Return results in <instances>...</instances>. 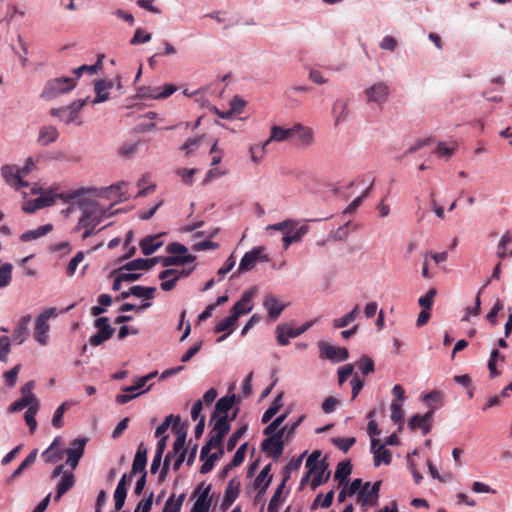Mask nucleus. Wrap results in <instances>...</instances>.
Returning a JSON list of instances; mask_svg holds the SVG:
<instances>
[{
	"instance_id": "f257e3e1",
	"label": "nucleus",
	"mask_w": 512,
	"mask_h": 512,
	"mask_svg": "<svg viewBox=\"0 0 512 512\" xmlns=\"http://www.w3.org/2000/svg\"><path fill=\"white\" fill-rule=\"evenodd\" d=\"M76 86L74 78L61 77L49 80L41 92V98L45 100H52L56 97L68 93Z\"/></svg>"
},
{
	"instance_id": "f03ea898",
	"label": "nucleus",
	"mask_w": 512,
	"mask_h": 512,
	"mask_svg": "<svg viewBox=\"0 0 512 512\" xmlns=\"http://www.w3.org/2000/svg\"><path fill=\"white\" fill-rule=\"evenodd\" d=\"M105 216L106 210L97 202L91 201L83 207L82 215L78 222V227H96Z\"/></svg>"
},
{
	"instance_id": "7ed1b4c3",
	"label": "nucleus",
	"mask_w": 512,
	"mask_h": 512,
	"mask_svg": "<svg viewBox=\"0 0 512 512\" xmlns=\"http://www.w3.org/2000/svg\"><path fill=\"white\" fill-rule=\"evenodd\" d=\"M286 428L287 427L279 429L273 435H267L268 437L265 438L261 443V449L264 452L269 453L273 459H278L283 453V436Z\"/></svg>"
},
{
	"instance_id": "20e7f679",
	"label": "nucleus",
	"mask_w": 512,
	"mask_h": 512,
	"mask_svg": "<svg viewBox=\"0 0 512 512\" xmlns=\"http://www.w3.org/2000/svg\"><path fill=\"white\" fill-rule=\"evenodd\" d=\"M367 103L384 104L390 95V87L385 82H377L363 91Z\"/></svg>"
},
{
	"instance_id": "39448f33",
	"label": "nucleus",
	"mask_w": 512,
	"mask_h": 512,
	"mask_svg": "<svg viewBox=\"0 0 512 512\" xmlns=\"http://www.w3.org/2000/svg\"><path fill=\"white\" fill-rule=\"evenodd\" d=\"M87 99L75 100L67 107L52 108L50 114L69 124L77 118L78 113L86 104Z\"/></svg>"
},
{
	"instance_id": "423d86ee",
	"label": "nucleus",
	"mask_w": 512,
	"mask_h": 512,
	"mask_svg": "<svg viewBox=\"0 0 512 512\" xmlns=\"http://www.w3.org/2000/svg\"><path fill=\"white\" fill-rule=\"evenodd\" d=\"M318 347L319 357L321 359H328L332 362H341L345 361L349 356L348 350L346 348L336 347L325 341H319Z\"/></svg>"
},
{
	"instance_id": "0eeeda50",
	"label": "nucleus",
	"mask_w": 512,
	"mask_h": 512,
	"mask_svg": "<svg viewBox=\"0 0 512 512\" xmlns=\"http://www.w3.org/2000/svg\"><path fill=\"white\" fill-rule=\"evenodd\" d=\"M263 252L264 248L261 246L255 247L251 251L246 252L240 261L237 272H248L255 267L258 261H267L268 258L263 255Z\"/></svg>"
},
{
	"instance_id": "6e6552de",
	"label": "nucleus",
	"mask_w": 512,
	"mask_h": 512,
	"mask_svg": "<svg viewBox=\"0 0 512 512\" xmlns=\"http://www.w3.org/2000/svg\"><path fill=\"white\" fill-rule=\"evenodd\" d=\"M381 481H376L372 486L370 482H366L362 489L358 492L357 500L362 506L375 505L379 498Z\"/></svg>"
},
{
	"instance_id": "1a4fd4ad",
	"label": "nucleus",
	"mask_w": 512,
	"mask_h": 512,
	"mask_svg": "<svg viewBox=\"0 0 512 512\" xmlns=\"http://www.w3.org/2000/svg\"><path fill=\"white\" fill-rule=\"evenodd\" d=\"M257 289L255 287L245 291L240 300H238L232 307L231 312L239 317L248 314L253 309V299L256 296Z\"/></svg>"
},
{
	"instance_id": "9d476101",
	"label": "nucleus",
	"mask_w": 512,
	"mask_h": 512,
	"mask_svg": "<svg viewBox=\"0 0 512 512\" xmlns=\"http://www.w3.org/2000/svg\"><path fill=\"white\" fill-rule=\"evenodd\" d=\"M1 173L6 183L16 190L28 186V183L24 181L22 175H20V168L16 165H4L1 168Z\"/></svg>"
},
{
	"instance_id": "9b49d317",
	"label": "nucleus",
	"mask_w": 512,
	"mask_h": 512,
	"mask_svg": "<svg viewBox=\"0 0 512 512\" xmlns=\"http://www.w3.org/2000/svg\"><path fill=\"white\" fill-rule=\"evenodd\" d=\"M230 430L229 419H226V416H220L214 423L212 430L210 431L209 441L212 444H215L217 447L222 446V441L224 436Z\"/></svg>"
},
{
	"instance_id": "f8f14e48",
	"label": "nucleus",
	"mask_w": 512,
	"mask_h": 512,
	"mask_svg": "<svg viewBox=\"0 0 512 512\" xmlns=\"http://www.w3.org/2000/svg\"><path fill=\"white\" fill-rule=\"evenodd\" d=\"M87 440L85 438H77L71 443V447L68 448L65 453L67 454V464L75 469L84 454V449Z\"/></svg>"
},
{
	"instance_id": "ddd939ff",
	"label": "nucleus",
	"mask_w": 512,
	"mask_h": 512,
	"mask_svg": "<svg viewBox=\"0 0 512 512\" xmlns=\"http://www.w3.org/2000/svg\"><path fill=\"white\" fill-rule=\"evenodd\" d=\"M240 480L237 477L232 478L225 489L224 498L221 503V509L223 511L227 510L237 499L240 493Z\"/></svg>"
},
{
	"instance_id": "4468645a",
	"label": "nucleus",
	"mask_w": 512,
	"mask_h": 512,
	"mask_svg": "<svg viewBox=\"0 0 512 512\" xmlns=\"http://www.w3.org/2000/svg\"><path fill=\"white\" fill-rule=\"evenodd\" d=\"M371 451L374 454L375 466H380L382 463L389 465L392 461L391 452L380 443L378 439L372 438Z\"/></svg>"
},
{
	"instance_id": "2eb2a0df",
	"label": "nucleus",
	"mask_w": 512,
	"mask_h": 512,
	"mask_svg": "<svg viewBox=\"0 0 512 512\" xmlns=\"http://www.w3.org/2000/svg\"><path fill=\"white\" fill-rule=\"evenodd\" d=\"M88 191H92V189H79V190L74 191L73 193L67 195L66 197H64L62 194L53 195L50 192H45V193H42L38 198H36V200L41 209V208L48 207V206L52 205L55 202L56 198H64L66 200H69V199H73L81 194H84Z\"/></svg>"
},
{
	"instance_id": "dca6fc26",
	"label": "nucleus",
	"mask_w": 512,
	"mask_h": 512,
	"mask_svg": "<svg viewBox=\"0 0 512 512\" xmlns=\"http://www.w3.org/2000/svg\"><path fill=\"white\" fill-rule=\"evenodd\" d=\"M294 137V125L290 128H283L281 126L274 125L271 127L269 139L264 143V147H267L270 142H283L290 140Z\"/></svg>"
},
{
	"instance_id": "f3484780",
	"label": "nucleus",
	"mask_w": 512,
	"mask_h": 512,
	"mask_svg": "<svg viewBox=\"0 0 512 512\" xmlns=\"http://www.w3.org/2000/svg\"><path fill=\"white\" fill-rule=\"evenodd\" d=\"M294 137H297V144L302 147L311 146L314 141L313 130L302 124L294 125Z\"/></svg>"
},
{
	"instance_id": "a211bd4d",
	"label": "nucleus",
	"mask_w": 512,
	"mask_h": 512,
	"mask_svg": "<svg viewBox=\"0 0 512 512\" xmlns=\"http://www.w3.org/2000/svg\"><path fill=\"white\" fill-rule=\"evenodd\" d=\"M160 257L135 259L120 267V271L149 270L159 262Z\"/></svg>"
},
{
	"instance_id": "6ab92c4d",
	"label": "nucleus",
	"mask_w": 512,
	"mask_h": 512,
	"mask_svg": "<svg viewBox=\"0 0 512 512\" xmlns=\"http://www.w3.org/2000/svg\"><path fill=\"white\" fill-rule=\"evenodd\" d=\"M433 416V411H429L425 413L423 416L420 414H415L409 421L408 425L412 430L417 428L422 429L424 435L429 433L431 430V418Z\"/></svg>"
},
{
	"instance_id": "aec40b11",
	"label": "nucleus",
	"mask_w": 512,
	"mask_h": 512,
	"mask_svg": "<svg viewBox=\"0 0 512 512\" xmlns=\"http://www.w3.org/2000/svg\"><path fill=\"white\" fill-rule=\"evenodd\" d=\"M147 464V449L143 443H140L137 447V451L133 460L131 474H137L146 472Z\"/></svg>"
},
{
	"instance_id": "412c9836",
	"label": "nucleus",
	"mask_w": 512,
	"mask_h": 512,
	"mask_svg": "<svg viewBox=\"0 0 512 512\" xmlns=\"http://www.w3.org/2000/svg\"><path fill=\"white\" fill-rule=\"evenodd\" d=\"M180 425V417L176 416L175 423L172 425V430L177 435L176 440L173 444L172 454L173 456L177 453L182 452L185 449V443H186V431L179 426Z\"/></svg>"
},
{
	"instance_id": "4be33fe9",
	"label": "nucleus",
	"mask_w": 512,
	"mask_h": 512,
	"mask_svg": "<svg viewBox=\"0 0 512 512\" xmlns=\"http://www.w3.org/2000/svg\"><path fill=\"white\" fill-rule=\"evenodd\" d=\"M312 474H314L311 481V487L313 490L329 480L330 471L328 470V463L325 459L320 461V467H318Z\"/></svg>"
},
{
	"instance_id": "5701e85b",
	"label": "nucleus",
	"mask_w": 512,
	"mask_h": 512,
	"mask_svg": "<svg viewBox=\"0 0 512 512\" xmlns=\"http://www.w3.org/2000/svg\"><path fill=\"white\" fill-rule=\"evenodd\" d=\"M31 322V315L23 316L13 331L12 338L19 344H22L29 336V324Z\"/></svg>"
},
{
	"instance_id": "b1692460",
	"label": "nucleus",
	"mask_w": 512,
	"mask_h": 512,
	"mask_svg": "<svg viewBox=\"0 0 512 512\" xmlns=\"http://www.w3.org/2000/svg\"><path fill=\"white\" fill-rule=\"evenodd\" d=\"M236 401V395L232 394L231 396H224L220 398L216 405L212 415V419L216 417V415L226 416V419H229L228 412L232 408Z\"/></svg>"
},
{
	"instance_id": "393cba45",
	"label": "nucleus",
	"mask_w": 512,
	"mask_h": 512,
	"mask_svg": "<svg viewBox=\"0 0 512 512\" xmlns=\"http://www.w3.org/2000/svg\"><path fill=\"white\" fill-rule=\"evenodd\" d=\"M75 484V476L72 472H65L57 485L55 501H59L61 497L67 493Z\"/></svg>"
},
{
	"instance_id": "a878e982",
	"label": "nucleus",
	"mask_w": 512,
	"mask_h": 512,
	"mask_svg": "<svg viewBox=\"0 0 512 512\" xmlns=\"http://www.w3.org/2000/svg\"><path fill=\"white\" fill-rule=\"evenodd\" d=\"M163 242L160 240V235L147 236L140 241V248L145 256H149L157 251Z\"/></svg>"
},
{
	"instance_id": "bb28decb",
	"label": "nucleus",
	"mask_w": 512,
	"mask_h": 512,
	"mask_svg": "<svg viewBox=\"0 0 512 512\" xmlns=\"http://www.w3.org/2000/svg\"><path fill=\"white\" fill-rule=\"evenodd\" d=\"M263 305L267 309L268 315L272 320H276L285 308V305L279 303L277 298L273 295H268L265 298Z\"/></svg>"
},
{
	"instance_id": "cd10ccee",
	"label": "nucleus",
	"mask_w": 512,
	"mask_h": 512,
	"mask_svg": "<svg viewBox=\"0 0 512 512\" xmlns=\"http://www.w3.org/2000/svg\"><path fill=\"white\" fill-rule=\"evenodd\" d=\"M50 330V325L48 322L43 321L39 318H36L35 327H34V338L35 340L41 344L46 345L48 343L49 335L48 332Z\"/></svg>"
},
{
	"instance_id": "c85d7f7f",
	"label": "nucleus",
	"mask_w": 512,
	"mask_h": 512,
	"mask_svg": "<svg viewBox=\"0 0 512 512\" xmlns=\"http://www.w3.org/2000/svg\"><path fill=\"white\" fill-rule=\"evenodd\" d=\"M113 83L111 81L105 80H97L94 84V90L96 93V97L93 99L92 103L97 104L104 102L109 99L108 89H111Z\"/></svg>"
},
{
	"instance_id": "c756f323",
	"label": "nucleus",
	"mask_w": 512,
	"mask_h": 512,
	"mask_svg": "<svg viewBox=\"0 0 512 512\" xmlns=\"http://www.w3.org/2000/svg\"><path fill=\"white\" fill-rule=\"evenodd\" d=\"M58 136L59 132L54 126H43L39 131L38 143L42 146H47L55 142Z\"/></svg>"
},
{
	"instance_id": "7c9ffc66",
	"label": "nucleus",
	"mask_w": 512,
	"mask_h": 512,
	"mask_svg": "<svg viewBox=\"0 0 512 512\" xmlns=\"http://www.w3.org/2000/svg\"><path fill=\"white\" fill-rule=\"evenodd\" d=\"M211 486L208 485L196 499L191 512H209L211 499L209 498Z\"/></svg>"
},
{
	"instance_id": "2f4dec72",
	"label": "nucleus",
	"mask_w": 512,
	"mask_h": 512,
	"mask_svg": "<svg viewBox=\"0 0 512 512\" xmlns=\"http://www.w3.org/2000/svg\"><path fill=\"white\" fill-rule=\"evenodd\" d=\"M52 229H53L52 224H45V225L39 226L37 229L28 230V231L24 232L20 236V240L22 242H30L32 240L38 239L42 236H45L46 234L51 232Z\"/></svg>"
},
{
	"instance_id": "473e14b6",
	"label": "nucleus",
	"mask_w": 512,
	"mask_h": 512,
	"mask_svg": "<svg viewBox=\"0 0 512 512\" xmlns=\"http://www.w3.org/2000/svg\"><path fill=\"white\" fill-rule=\"evenodd\" d=\"M352 472V467L349 461L340 462L337 465L336 471L334 473V479L339 482V485L348 484V477Z\"/></svg>"
},
{
	"instance_id": "72a5a7b5",
	"label": "nucleus",
	"mask_w": 512,
	"mask_h": 512,
	"mask_svg": "<svg viewBox=\"0 0 512 512\" xmlns=\"http://www.w3.org/2000/svg\"><path fill=\"white\" fill-rule=\"evenodd\" d=\"M360 310L359 306L356 305L349 313L345 314L340 318H336L333 320L334 328H343L348 326L351 322H353L359 315Z\"/></svg>"
},
{
	"instance_id": "f704fd0d",
	"label": "nucleus",
	"mask_w": 512,
	"mask_h": 512,
	"mask_svg": "<svg viewBox=\"0 0 512 512\" xmlns=\"http://www.w3.org/2000/svg\"><path fill=\"white\" fill-rule=\"evenodd\" d=\"M282 397H283V393H280L273 401V403L271 404V406L264 412L263 416H262V423H267L269 422L278 412L279 410L281 409L282 407Z\"/></svg>"
},
{
	"instance_id": "c9c22d12",
	"label": "nucleus",
	"mask_w": 512,
	"mask_h": 512,
	"mask_svg": "<svg viewBox=\"0 0 512 512\" xmlns=\"http://www.w3.org/2000/svg\"><path fill=\"white\" fill-rule=\"evenodd\" d=\"M57 442L58 438H55L53 443L43 451L41 456L46 463H56L62 458L63 452L54 448Z\"/></svg>"
},
{
	"instance_id": "e433bc0d",
	"label": "nucleus",
	"mask_w": 512,
	"mask_h": 512,
	"mask_svg": "<svg viewBox=\"0 0 512 512\" xmlns=\"http://www.w3.org/2000/svg\"><path fill=\"white\" fill-rule=\"evenodd\" d=\"M98 332L96 334H94L93 336L90 337L89 339V343L90 345L96 347V346H99L101 344H103L105 341L109 340L113 333H114V329H97Z\"/></svg>"
},
{
	"instance_id": "4c0bfd02",
	"label": "nucleus",
	"mask_w": 512,
	"mask_h": 512,
	"mask_svg": "<svg viewBox=\"0 0 512 512\" xmlns=\"http://www.w3.org/2000/svg\"><path fill=\"white\" fill-rule=\"evenodd\" d=\"M270 468H271V465H266L262 470L261 472L258 474V476L255 478L254 480V486L256 488H261L260 492H264L266 490V488L269 486L270 484V481H271V477H269L267 480L266 478L268 477V474L270 472Z\"/></svg>"
},
{
	"instance_id": "58836bf2",
	"label": "nucleus",
	"mask_w": 512,
	"mask_h": 512,
	"mask_svg": "<svg viewBox=\"0 0 512 512\" xmlns=\"http://www.w3.org/2000/svg\"><path fill=\"white\" fill-rule=\"evenodd\" d=\"M36 457H37V450L34 449L22 461V463L18 466V468L12 473L11 480L19 477L26 468H28L30 465H32L35 462Z\"/></svg>"
},
{
	"instance_id": "ea45409f",
	"label": "nucleus",
	"mask_w": 512,
	"mask_h": 512,
	"mask_svg": "<svg viewBox=\"0 0 512 512\" xmlns=\"http://www.w3.org/2000/svg\"><path fill=\"white\" fill-rule=\"evenodd\" d=\"M156 291L155 287H144L140 285H135L130 288V293H132L135 297H143L145 299L154 298V293Z\"/></svg>"
},
{
	"instance_id": "a19ab883",
	"label": "nucleus",
	"mask_w": 512,
	"mask_h": 512,
	"mask_svg": "<svg viewBox=\"0 0 512 512\" xmlns=\"http://www.w3.org/2000/svg\"><path fill=\"white\" fill-rule=\"evenodd\" d=\"M39 410V405H31L28 407L24 414L25 422L29 427V430L31 433H33L36 430L37 422L35 419V416Z\"/></svg>"
},
{
	"instance_id": "79ce46f5",
	"label": "nucleus",
	"mask_w": 512,
	"mask_h": 512,
	"mask_svg": "<svg viewBox=\"0 0 512 512\" xmlns=\"http://www.w3.org/2000/svg\"><path fill=\"white\" fill-rule=\"evenodd\" d=\"M184 499H185L184 494L179 495L177 500H174V495H172L166 501L164 508H163V512H180Z\"/></svg>"
},
{
	"instance_id": "37998d69",
	"label": "nucleus",
	"mask_w": 512,
	"mask_h": 512,
	"mask_svg": "<svg viewBox=\"0 0 512 512\" xmlns=\"http://www.w3.org/2000/svg\"><path fill=\"white\" fill-rule=\"evenodd\" d=\"M35 387V382L34 381H28L22 388H21V393H22V398L26 399L28 402L31 403V405H39V401L37 399V397L33 394V389Z\"/></svg>"
},
{
	"instance_id": "c03bdc74",
	"label": "nucleus",
	"mask_w": 512,
	"mask_h": 512,
	"mask_svg": "<svg viewBox=\"0 0 512 512\" xmlns=\"http://www.w3.org/2000/svg\"><path fill=\"white\" fill-rule=\"evenodd\" d=\"M12 265L4 263L0 267V289L8 286L12 280Z\"/></svg>"
},
{
	"instance_id": "a18cd8bd",
	"label": "nucleus",
	"mask_w": 512,
	"mask_h": 512,
	"mask_svg": "<svg viewBox=\"0 0 512 512\" xmlns=\"http://www.w3.org/2000/svg\"><path fill=\"white\" fill-rule=\"evenodd\" d=\"M247 431V425H242L241 427H239L228 439L227 441V444H226V448L228 451H232L234 450V448L236 447V445L238 444L239 440L241 439V437L245 434V432Z\"/></svg>"
},
{
	"instance_id": "49530a36",
	"label": "nucleus",
	"mask_w": 512,
	"mask_h": 512,
	"mask_svg": "<svg viewBox=\"0 0 512 512\" xmlns=\"http://www.w3.org/2000/svg\"><path fill=\"white\" fill-rule=\"evenodd\" d=\"M237 321H238L237 316H235V314L233 312H231L230 316H228L218 322V324L215 326V332L220 333V332L226 331L227 329L233 327Z\"/></svg>"
},
{
	"instance_id": "de8ad7c7",
	"label": "nucleus",
	"mask_w": 512,
	"mask_h": 512,
	"mask_svg": "<svg viewBox=\"0 0 512 512\" xmlns=\"http://www.w3.org/2000/svg\"><path fill=\"white\" fill-rule=\"evenodd\" d=\"M306 232L307 227L302 226L293 235L286 234L283 237L284 248L287 249L293 242L300 241Z\"/></svg>"
},
{
	"instance_id": "09e8293b",
	"label": "nucleus",
	"mask_w": 512,
	"mask_h": 512,
	"mask_svg": "<svg viewBox=\"0 0 512 512\" xmlns=\"http://www.w3.org/2000/svg\"><path fill=\"white\" fill-rule=\"evenodd\" d=\"M128 184L124 181L118 182L108 187V190L118 196L121 200H127V188Z\"/></svg>"
},
{
	"instance_id": "8fccbe9b",
	"label": "nucleus",
	"mask_w": 512,
	"mask_h": 512,
	"mask_svg": "<svg viewBox=\"0 0 512 512\" xmlns=\"http://www.w3.org/2000/svg\"><path fill=\"white\" fill-rule=\"evenodd\" d=\"M359 370L363 375H368L374 372L375 365L374 361L368 356H362L358 362Z\"/></svg>"
},
{
	"instance_id": "3c124183",
	"label": "nucleus",
	"mask_w": 512,
	"mask_h": 512,
	"mask_svg": "<svg viewBox=\"0 0 512 512\" xmlns=\"http://www.w3.org/2000/svg\"><path fill=\"white\" fill-rule=\"evenodd\" d=\"M151 37H152L151 33H147L143 29L138 28L135 31L134 36L131 38L130 44L138 45V44H142V43H147L151 40Z\"/></svg>"
},
{
	"instance_id": "603ef678",
	"label": "nucleus",
	"mask_w": 512,
	"mask_h": 512,
	"mask_svg": "<svg viewBox=\"0 0 512 512\" xmlns=\"http://www.w3.org/2000/svg\"><path fill=\"white\" fill-rule=\"evenodd\" d=\"M84 253L82 251L77 252L76 255L69 261L66 269L67 276L71 277L75 274L78 265L83 261Z\"/></svg>"
},
{
	"instance_id": "864d4df0",
	"label": "nucleus",
	"mask_w": 512,
	"mask_h": 512,
	"mask_svg": "<svg viewBox=\"0 0 512 512\" xmlns=\"http://www.w3.org/2000/svg\"><path fill=\"white\" fill-rule=\"evenodd\" d=\"M333 444L342 450L343 452H347L356 442L354 437L349 438H333Z\"/></svg>"
},
{
	"instance_id": "5fc2aeb1",
	"label": "nucleus",
	"mask_w": 512,
	"mask_h": 512,
	"mask_svg": "<svg viewBox=\"0 0 512 512\" xmlns=\"http://www.w3.org/2000/svg\"><path fill=\"white\" fill-rule=\"evenodd\" d=\"M287 418V413H284L274 419L263 431L265 435H273L278 431V428Z\"/></svg>"
},
{
	"instance_id": "6e6d98bb",
	"label": "nucleus",
	"mask_w": 512,
	"mask_h": 512,
	"mask_svg": "<svg viewBox=\"0 0 512 512\" xmlns=\"http://www.w3.org/2000/svg\"><path fill=\"white\" fill-rule=\"evenodd\" d=\"M20 368H21V365L20 364H17L16 366H14L12 369L6 371L3 375L5 381H6V384L9 386V387H14L15 384H16V381H17V376L19 374V371H20Z\"/></svg>"
},
{
	"instance_id": "4d7b16f0",
	"label": "nucleus",
	"mask_w": 512,
	"mask_h": 512,
	"mask_svg": "<svg viewBox=\"0 0 512 512\" xmlns=\"http://www.w3.org/2000/svg\"><path fill=\"white\" fill-rule=\"evenodd\" d=\"M436 295V290L431 288L424 296H421L418 300V303L421 307L426 310H430L433 304L434 297Z\"/></svg>"
},
{
	"instance_id": "13d9d810",
	"label": "nucleus",
	"mask_w": 512,
	"mask_h": 512,
	"mask_svg": "<svg viewBox=\"0 0 512 512\" xmlns=\"http://www.w3.org/2000/svg\"><path fill=\"white\" fill-rule=\"evenodd\" d=\"M157 372L150 373L146 376L139 378L133 386L126 387L125 392H136L146 385V383L155 377Z\"/></svg>"
},
{
	"instance_id": "bf43d9fd",
	"label": "nucleus",
	"mask_w": 512,
	"mask_h": 512,
	"mask_svg": "<svg viewBox=\"0 0 512 512\" xmlns=\"http://www.w3.org/2000/svg\"><path fill=\"white\" fill-rule=\"evenodd\" d=\"M321 456V452L316 450L311 453L306 461V468L309 472H314L318 467H320L319 458Z\"/></svg>"
},
{
	"instance_id": "052dcab7",
	"label": "nucleus",
	"mask_w": 512,
	"mask_h": 512,
	"mask_svg": "<svg viewBox=\"0 0 512 512\" xmlns=\"http://www.w3.org/2000/svg\"><path fill=\"white\" fill-rule=\"evenodd\" d=\"M247 446H248V443H243L242 445H240V447L237 449L233 459L231 460V466H235V467H238L240 466L244 459H245V455H246V450H247Z\"/></svg>"
},
{
	"instance_id": "680f3d73",
	"label": "nucleus",
	"mask_w": 512,
	"mask_h": 512,
	"mask_svg": "<svg viewBox=\"0 0 512 512\" xmlns=\"http://www.w3.org/2000/svg\"><path fill=\"white\" fill-rule=\"evenodd\" d=\"M101 58L94 65H82L74 70V74L77 77H80L84 72L88 74H95L97 70L101 67Z\"/></svg>"
},
{
	"instance_id": "e2e57ef3",
	"label": "nucleus",
	"mask_w": 512,
	"mask_h": 512,
	"mask_svg": "<svg viewBox=\"0 0 512 512\" xmlns=\"http://www.w3.org/2000/svg\"><path fill=\"white\" fill-rule=\"evenodd\" d=\"M403 419L402 403L392 401L391 403V420L394 423H400Z\"/></svg>"
},
{
	"instance_id": "0e129e2a",
	"label": "nucleus",
	"mask_w": 512,
	"mask_h": 512,
	"mask_svg": "<svg viewBox=\"0 0 512 512\" xmlns=\"http://www.w3.org/2000/svg\"><path fill=\"white\" fill-rule=\"evenodd\" d=\"M218 247H219V244L217 242H213L211 240H205L202 242L195 243L192 246V250L195 252H199V251L208 250V249L215 250Z\"/></svg>"
},
{
	"instance_id": "69168bd1",
	"label": "nucleus",
	"mask_w": 512,
	"mask_h": 512,
	"mask_svg": "<svg viewBox=\"0 0 512 512\" xmlns=\"http://www.w3.org/2000/svg\"><path fill=\"white\" fill-rule=\"evenodd\" d=\"M353 373V365L347 364L338 369V382L342 385Z\"/></svg>"
},
{
	"instance_id": "338daca9",
	"label": "nucleus",
	"mask_w": 512,
	"mask_h": 512,
	"mask_svg": "<svg viewBox=\"0 0 512 512\" xmlns=\"http://www.w3.org/2000/svg\"><path fill=\"white\" fill-rule=\"evenodd\" d=\"M152 504H153V492H151L146 499L141 500L139 502V504L134 512H139V511L150 512V510L152 508Z\"/></svg>"
},
{
	"instance_id": "774afa93",
	"label": "nucleus",
	"mask_w": 512,
	"mask_h": 512,
	"mask_svg": "<svg viewBox=\"0 0 512 512\" xmlns=\"http://www.w3.org/2000/svg\"><path fill=\"white\" fill-rule=\"evenodd\" d=\"M245 105H246V102L243 99L235 96L230 102L229 110L232 112V114H234V113L239 114L243 111Z\"/></svg>"
}]
</instances>
